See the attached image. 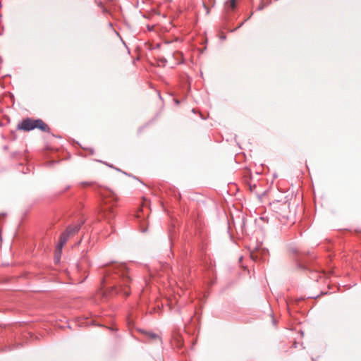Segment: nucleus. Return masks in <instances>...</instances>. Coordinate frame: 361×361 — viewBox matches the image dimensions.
I'll return each instance as SVG.
<instances>
[{
    "label": "nucleus",
    "mask_w": 361,
    "mask_h": 361,
    "mask_svg": "<svg viewBox=\"0 0 361 361\" xmlns=\"http://www.w3.org/2000/svg\"><path fill=\"white\" fill-rule=\"evenodd\" d=\"M101 273L104 275L102 283H107L109 278L113 276V279L118 280V286H113L116 293H122L126 296L130 295L126 289L131 281L128 275L126 265L123 264H113L103 269Z\"/></svg>",
    "instance_id": "obj_1"
},
{
    "label": "nucleus",
    "mask_w": 361,
    "mask_h": 361,
    "mask_svg": "<svg viewBox=\"0 0 361 361\" xmlns=\"http://www.w3.org/2000/svg\"><path fill=\"white\" fill-rule=\"evenodd\" d=\"M117 201V197L114 194H111L109 198L104 200V207L102 209L103 215L108 224H111V221L116 216L114 211V207Z\"/></svg>",
    "instance_id": "obj_2"
},
{
    "label": "nucleus",
    "mask_w": 361,
    "mask_h": 361,
    "mask_svg": "<svg viewBox=\"0 0 361 361\" xmlns=\"http://www.w3.org/2000/svg\"><path fill=\"white\" fill-rule=\"evenodd\" d=\"M33 125L34 120L30 118H26L18 124L17 129L28 132L35 129V126Z\"/></svg>",
    "instance_id": "obj_3"
},
{
    "label": "nucleus",
    "mask_w": 361,
    "mask_h": 361,
    "mask_svg": "<svg viewBox=\"0 0 361 361\" xmlns=\"http://www.w3.org/2000/svg\"><path fill=\"white\" fill-rule=\"evenodd\" d=\"M35 129L38 128L43 132L49 133L50 128L42 119L37 118L34 120Z\"/></svg>",
    "instance_id": "obj_4"
},
{
    "label": "nucleus",
    "mask_w": 361,
    "mask_h": 361,
    "mask_svg": "<svg viewBox=\"0 0 361 361\" xmlns=\"http://www.w3.org/2000/svg\"><path fill=\"white\" fill-rule=\"evenodd\" d=\"M70 235H71L66 230L61 234L59 242L56 247L57 251L61 252L63 246L66 243Z\"/></svg>",
    "instance_id": "obj_5"
},
{
    "label": "nucleus",
    "mask_w": 361,
    "mask_h": 361,
    "mask_svg": "<svg viewBox=\"0 0 361 361\" xmlns=\"http://www.w3.org/2000/svg\"><path fill=\"white\" fill-rule=\"evenodd\" d=\"M81 225H82V223H79V224H76L73 226H69L67 227L66 231L71 235H73V234L76 233L80 229Z\"/></svg>",
    "instance_id": "obj_6"
},
{
    "label": "nucleus",
    "mask_w": 361,
    "mask_h": 361,
    "mask_svg": "<svg viewBox=\"0 0 361 361\" xmlns=\"http://www.w3.org/2000/svg\"><path fill=\"white\" fill-rule=\"evenodd\" d=\"M237 0H228L226 2V8L228 12L233 11L236 8Z\"/></svg>",
    "instance_id": "obj_7"
},
{
    "label": "nucleus",
    "mask_w": 361,
    "mask_h": 361,
    "mask_svg": "<svg viewBox=\"0 0 361 361\" xmlns=\"http://www.w3.org/2000/svg\"><path fill=\"white\" fill-rule=\"evenodd\" d=\"M250 257L254 261H257L259 259V256L257 252H251Z\"/></svg>",
    "instance_id": "obj_8"
},
{
    "label": "nucleus",
    "mask_w": 361,
    "mask_h": 361,
    "mask_svg": "<svg viewBox=\"0 0 361 361\" xmlns=\"http://www.w3.org/2000/svg\"><path fill=\"white\" fill-rule=\"evenodd\" d=\"M203 7L206 11V13L208 14L209 13V8L204 2H203Z\"/></svg>",
    "instance_id": "obj_9"
},
{
    "label": "nucleus",
    "mask_w": 361,
    "mask_h": 361,
    "mask_svg": "<svg viewBox=\"0 0 361 361\" xmlns=\"http://www.w3.org/2000/svg\"><path fill=\"white\" fill-rule=\"evenodd\" d=\"M149 335V337L151 338H158L157 335L156 334H154V333H151Z\"/></svg>",
    "instance_id": "obj_10"
},
{
    "label": "nucleus",
    "mask_w": 361,
    "mask_h": 361,
    "mask_svg": "<svg viewBox=\"0 0 361 361\" xmlns=\"http://www.w3.org/2000/svg\"><path fill=\"white\" fill-rule=\"evenodd\" d=\"M247 19L245 20L243 22H242L236 28H235L233 31H235L236 30H238V28H240L243 24L247 20Z\"/></svg>",
    "instance_id": "obj_11"
},
{
    "label": "nucleus",
    "mask_w": 361,
    "mask_h": 361,
    "mask_svg": "<svg viewBox=\"0 0 361 361\" xmlns=\"http://www.w3.org/2000/svg\"><path fill=\"white\" fill-rule=\"evenodd\" d=\"M264 6L263 4H261V5L259 6L257 9L259 11H260V10H262L264 8Z\"/></svg>",
    "instance_id": "obj_12"
},
{
    "label": "nucleus",
    "mask_w": 361,
    "mask_h": 361,
    "mask_svg": "<svg viewBox=\"0 0 361 361\" xmlns=\"http://www.w3.org/2000/svg\"><path fill=\"white\" fill-rule=\"evenodd\" d=\"M220 39L221 40H224V39H226V36L225 35H222V36L220 37Z\"/></svg>",
    "instance_id": "obj_13"
},
{
    "label": "nucleus",
    "mask_w": 361,
    "mask_h": 361,
    "mask_svg": "<svg viewBox=\"0 0 361 361\" xmlns=\"http://www.w3.org/2000/svg\"><path fill=\"white\" fill-rule=\"evenodd\" d=\"M251 16H252V13H250V16L247 19H249L251 17Z\"/></svg>",
    "instance_id": "obj_14"
}]
</instances>
